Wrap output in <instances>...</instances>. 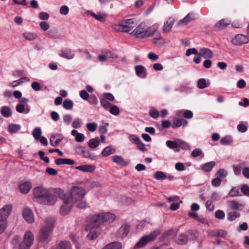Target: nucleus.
Returning <instances> with one entry per match:
<instances>
[{
    "label": "nucleus",
    "instance_id": "nucleus-1",
    "mask_svg": "<svg viewBox=\"0 0 249 249\" xmlns=\"http://www.w3.org/2000/svg\"><path fill=\"white\" fill-rule=\"evenodd\" d=\"M59 189L51 190L42 186L36 187L33 190L34 200L42 205H53L57 199V191Z\"/></svg>",
    "mask_w": 249,
    "mask_h": 249
},
{
    "label": "nucleus",
    "instance_id": "nucleus-2",
    "mask_svg": "<svg viewBox=\"0 0 249 249\" xmlns=\"http://www.w3.org/2000/svg\"><path fill=\"white\" fill-rule=\"evenodd\" d=\"M56 218L52 216L46 217L44 220V224L40 228L37 240L39 242H44L48 241L52 234L55 224Z\"/></svg>",
    "mask_w": 249,
    "mask_h": 249
},
{
    "label": "nucleus",
    "instance_id": "nucleus-3",
    "mask_svg": "<svg viewBox=\"0 0 249 249\" xmlns=\"http://www.w3.org/2000/svg\"><path fill=\"white\" fill-rule=\"evenodd\" d=\"M158 26V24H155L150 27H146V23L142 22L134 29L131 34L135 36L137 38L148 37L152 36L156 33Z\"/></svg>",
    "mask_w": 249,
    "mask_h": 249
},
{
    "label": "nucleus",
    "instance_id": "nucleus-4",
    "mask_svg": "<svg viewBox=\"0 0 249 249\" xmlns=\"http://www.w3.org/2000/svg\"><path fill=\"white\" fill-rule=\"evenodd\" d=\"M57 193L60 198L63 201V203L60 209V213L62 215H66L71 212L73 203L70 200L71 199L69 197L66 196V194L65 193L63 190H58Z\"/></svg>",
    "mask_w": 249,
    "mask_h": 249
},
{
    "label": "nucleus",
    "instance_id": "nucleus-5",
    "mask_svg": "<svg viewBox=\"0 0 249 249\" xmlns=\"http://www.w3.org/2000/svg\"><path fill=\"white\" fill-rule=\"evenodd\" d=\"M90 219L91 217H90ZM97 223H95L90 220V223L87 225L85 227V230L89 232L87 235V237L90 240H93L99 236L101 232V229L98 226Z\"/></svg>",
    "mask_w": 249,
    "mask_h": 249
},
{
    "label": "nucleus",
    "instance_id": "nucleus-6",
    "mask_svg": "<svg viewBox=\"0 0 249 249\" xmlns=\"http://www.w3.org/2000/svg\"><path fill=\"white\" fill-rule=\"evenodd\" d=\"M92 222L97 223L98 224L104 222H111L115 219L114 214L109 213H96L90 216Z\"/></svg>",
    "mask_w": 249,
    "mask_h": 249
},
{
    "label": "nucleus",
    "instance_id": "nucleus-7",
    "mask_svg": "<svg viewBox=\"0 0 249 249\" xmlns=\"http://www.w3.org/2000/svg\"><path fill=\"white\" fill-rule=\"evenodd\" d=\"M160 233V230L156 229L149 234L143 236L135 245V249H139L144 247L148 242L154 240Z\"/></svg>",
    "mask_w": 249,
    "mask_h": 249
},
{
    "label": "nucleus",
    "instance_id": "nucleus-8",
    "mask_svg": "<svg viewBox=\"0 0 249 249\" xmlns=\"http://www.w3.org/2000/svg\"><path fill=\"white\" fill-rule=\"evenodd\" d=\"M86 194L85 190L78 186H73L71 190V194H66V196L69 197L71 200L74 203V201H78L82 200Z\"/></svg>",
    "mask_w": 249,
    "mask_h": 249
},
{
    "label": "nucleus",
    "instance_id": "nucleus-9",
    "mask_svg": "<svg viewBox=\"0 0 249 249\" xmlns=\"http://www.w3.org/2000/svg\"><path fill=\"white\" fill-rule=\"evenodd\" d=\"M135 25L134 19L130 18L121 21L114 29L119 32L127 33L130 31Z\"/></svg>",
    "mask_w": 249,
    "mask_h": 249
},
{
    "label": "nucleus",
    "instance_id": "nucleus-10",
    "mask_svg": "<svg viewBox=\"0 0 249 249\" xmlns=\"http://www.w3.org/2000/svg\"><path fill=\"white\" fill-rule=\"evenodd\" d=\"M34 241V237L32 232L30 231H27L24 235L23 240L18 245L19 249H30Z\"/></svg>",
    "mask_w": 249,
    "mask_h": 249
},
{
    "label": "nucleus",
    "instance_id": "nucleus-11",
    "mask_svg": "<svg viewBox=\"0 0 249 249\" xmlns=\"http://www.w3.org/2000/svg\"><path fill=\"white\" fill-rule=\"evenodd\" d=\"M249 41V39L247 36L242 34H238L231 40V42L235 45H242L248 43Z\"/></svg>",
    "mask_w": 249,
    "mask_h": 249
},
{
    "label": "nucleus",
    "instance_id": "nucleus-12",
    "mask_svg": "<svg viewBox=\"0 0 249 249\" xmlns=\"http://www.w3.org/2000/svg\"><path fill=\"white\" fill-rule=\"evenodd\" d=\"M130 231V225L127 223L123 224L116 233V236L120 238H123L127 236Z\"/></svg>",
    "mask_w": 249,
    "mask_h": 249
},
{
    "label": "nucleus",
    "instance_id": "nucleus-13",
    "mask_svg": "<svg viewBox=\"0 0 249 249\" xmlns=\"http://www.w3.org/2000/svg\"><path fill=\"white\" fill-rule=\"evenodd\" d=\"M22 215L24 219L29 223H32L35 221L33 213L28 207H25L23 209Z\"/></svg>",
    "mask_w": 249,
    "mask_h": 249
},
{
    "label": "nucleus",
    "instance_id": "nucleus-14",
    "mask_svg": "<svg viewBox=\"0 0 249 249\" xmlns=\"http://www.w3.org/2000/svg\"><path fill=\"white\" fill-rule=\"evenodd\" d=\"M75 151L78 154L83 156L84 158H89L91 160L94 159V158L91 156L89 151L84 147L82 146L77 147L75 148Z\"/></svg>",
    "mask_w": 249,
    "mask_h": 249
},
{
    "label": "nucleus",
    "instance_id": "nucleus-15",
    "mask_svg": "<svg viewBox=\"0 0 249 249\" xmlns=\"http://www.w3.org/2000/svg\"><path fill=\"white\" fill-rule=\"evenodd\" d=\"M195 19L196 17L195 15L192 13H190L187 14L183 19L179 20L177 23V25L178 26H184L187 25L191 21L195 20Z\"/></svg>",
    "mask_w": 249,
    "mask_h": 249
},
{
    "label": "nucleus",
    "instance_id": "nucleus-16",
    "mask_svg": "<svg viewBox=\"0 0 249 249\" xmlns=\"http://www.w3.org/2000/svg\"><path fill=\"white\" fill-rule=\"evenodd\" d=\"M12 210V206L11 204L6 205L1 208L0 209V215L1 217V218H6V219H7V218L10 214Z\"/></svg>",
    "mask_w": 249,
    "mask_h": 249
},
{
    "label": "nucleus",
    "instance_id": "nucleus-17",
    "mask_svg": "<svg viewBox=\"0 0 249 249\" xmlns=\"http://www.w3.org/2000/svg\"><path fill=\"white\" fill-rule=\"evenodd\" d=\"M173 125L172 127L174 129L179 127L181 125L183 127L186 126L188 125V122L186 120L183 118H174L173 120Z\"/></svg>",
    "mask_w": 249,
    "mask_h": 249
},
{
    "label": "nucleus",
    "instance_id": "nucleus-18",
    "mask_svg": "<svg viewBox=\"0 0 249 249\" xmlns=\"http://www.w3.org/2000/svg\"><path fill=\"white\" fill-rule=\"evenodd\" d=\"M199 55L205 59H211L213 56V52L208 48H202L199 50Z\"/></svg>",
    "mask_w": 249,
    "mask_h": 249
},
{
    "label": "nucleus",
    "instance_id": "nucleus-19",
    "mask_svg": "<svg viewBox=\"0 0 249 249\" xmlns=\"http://www.w3.org/2000/svg\"><path fill=\"white\" fill-rule=\"evenodd\" d=\"M59 56L67 59H72L74 58L75 54L71 50L65 48L61 51Z\"/></svg>",
    "mask_w": 249,
    "mask_h": 249
},
{
    "label": "nucleus",
    "instance_id": "nucleus-20",
    "mask_svg": "<svg viewBox=\"0 0 249 249\" xmlns=\"http://www.w3.org/2000/svg\"><path fill=\"white\" fill-rule=\"evenodd\" d=\"M227 203L229 207L233 210L241 211L244 207L243 204H240L234 200H229L227 201Z\"/></svg>",
    "mask_w": 249,
    "mask_h": 249
},
{
    "label": "nucleus",
    "instance_id": "nucleus-21",
    "mask_svg": "<svg viewBox=\"0 0 249 249\" xmlns=\"http://www.w3.org/2000/svg\"><path fill=\"white\" fill-rule=\"evenodd\" d=\"M175 21V19L173 17H170L164 23L163 26V31L165 33L169 32L172 28Z\"/></svg>",
    "mask_w": 249,
    "mask_h": 249
},
{
    "label": "nucleus",
    "instance_id": "nucleus-22",
    "mask_svg": "<svg viewBox=\"0 0 249 249\" xmlns=\"http://www.w3.org/2000/svg\"><path fill=\"white\" fill-rule=\"evenodd\" d=\"M188 236L182 233H179L175 238L176 242L181 245H185L188 242Z\"/></svg>",
    "mask_w": 249,
    "mask_h": 249
},
{
    "label": "nucleus",
    "instance_id": "nucleus-23",
    "mask_svg": "<svg viewBox=\"0 0 249 249\" xmlns=\"http://www.w3.org/2000/svg\"><path fill=\"white\" fill-rule=\"evenodd\" d=\"M32 187V185L30 182L25 181L19 184V189L22 194H25L29 192Z\"/></svg>",
    "mask_w": 249,
    "mask_h": 249
},
{
    "label": "nucleus",
    "instance_id": "nucleus-24",
    "mask_svg": "<svg viewBox=\"0 0 249 249\" xmlns=\"http://www.w3.org/2000/svg\"><path fill=\"white\" fill-rule=\"evenodd\" d=\"M54 162L58 165L62 164L72 165L74 163V161L70 159H56Z\"/></svg>",
    "mask_w": 249,
    "mask_h": 249
},
{
    "label": "nucleus",
    "instance_id": "nucleus-25",
    "mask_svg": "<svg viewBox=\"0 0 249 249\" xmlns=\"http://www.w3.org/2000/svg\"><path fill=\"white\" fill-rule=\"evenodd\" d=\"M77 170H80L83 172H92L95 169V167L94 165H83L78 166L75 167Z\"/></svg>",
    "mask_w": 249,
    "mask_h": 249
},
{
    "label": "nucleus",
    "instance_id": "nucleus-26",
    "mask_svg": "<svg viewBox=\"0 0 249 249\" xmlns=\"http://www.w3.org/2000/svg\"><path fill=\"white\" fill-rule=\"evenodd\" d=\"M246 165V162H242L238 164L233 165V170L235 175L238 176L241 174V170H243V167Z\"/></svg>",
    "mask_w": 249,
    "mask_h": 249
},
{
    "label": "nucleus",
    "instance_id": "nucleus-27",
    "mask_svg": "<svg viewBox=\"0 0 249 249\" xmlns=\"http://www.w3.org/2000/svg\"><path fill=\"white\" fill-rule=\"evenodd\" d=\"M112 160L115 163L122 165L126 166L127 165V162L125 161L123 158L121 156L114 155L112 157Z\"/></svg>",
    "mask_w": 249,
    "mask_h": 249
},
{
    "label": "nucleus",
    "instance_id": "nucleus-28",
    "mask_svg": "<svg viewBox=\"0 0 249 249\" xmlns=\"http://www.w3.org/2000/svg\"><path fill=\"white\" fill-rule=\"evenodd\" d=\"M227 232L226 231L223 230H219L212 231L211 232V236L212 237L223 238L227 235Z\"/></svg>",
    "mask_w": 249,
    "mask_h": 249
},
{
    "label": "nucleus",
    "instance_id": "nucleus-29",
    "mask_svg": "<svg viewBox=\"0 0 249 249\" xmlns=\"http://www.w3.org/2000/svg\"><path fill=\"white\" fill-rule=\"evenodd\" d=\"M122 244L119 242H114L107 244L102 249H122Z\"/></svg>",
    "mask_w": 249,
    "mask_h": 249
},
{
    "label": "nucleus",
    "instance_id": "nucleus-30",
    "mask_svg": "<svg viewBox=\"0 0 249 249\" xmlns=\"http://www.w3.org/2000/svg\"><path fill=\"white\" fill-rule=\"evenodd\" d=\"M115 149L110 146H107L103 149L102 151V155L104 157H107L110 154H113L115 152Z\"/></svg>",
    "mask_w": 249,
    "mask_h": 249
},
{
    "label": "nucleus",
    "instance_id": "nucleus-31",
    "mask_svg": "<svg viewBox=\"0 0 249 249\" xmlns=\"http://www.w3.org/2000/svg\"><path fill=\"white\" fill-rule=\"evenodd\" d=\"M220 143L222 145H227L231 144L233 142V138L232 136L230 135L222 137L220 141Z\"/></svg>",
    "mask_w": 249,
    "mask_h": 249
},
{
    "label": "nucleus",
    "instance_id": "nucleus-32",
    "mask_svg": "<svg viewBox=\"0 0 249 249\" xmlns=\"http://www.w3.org/2000/svg\"><path fill=\"white\" fill-rule=\"evenodd\" d=\"M0 113L6 118H8L12 115V111L8 106H3L0 109Z\"/></svg>",
    "mask_w": 249,
    "mask_h": 249
},
{
    "label": "nucleus",
    "instance_id": "nucleus-33",
    "mask_svg": "<svg viewBox=\"0 0 249 249\" xmlns=\"http://www.w3.org/2000/svg\"><path fill=\"white\" fill-rule=\"evenodd\" d=\"M135 71L137 75L140 77L144 78L145 76V69L142 65L136 66L135 67Z\"/></svg>",
    "mask_w": 249,
    "mask_h": 249
},
{
    "label": "nucleus",
    "instance_id": "nucleus-34",
    "mask_svg": "<svg viewBox=\"0 0 249 249\" xmlns=\"http://www.w3.org/2000/svg\"><path fill=\"white\" fill-rule=\"evenodd\" d=\"M178 147H180L182 149L189 150L191 147L189 143L182 141L181 139H177Z\"/></svg>",
    "mask_w": 249,
    "mask_h": 249
},
{
    "label": "nucleus",
    "instance_id": "nucleus-35",
    "mask_svg": "<svg viewBox=\"0 0 249 249\" xmlns=\"http://www.w3.org/2000/svg\"><path fill=\"white\" fill-rule=\"evenodd\" d=\"M21 126L18 124H10L8 127V131L10 133H15L20 130Z\"/></svg>",
    "mask_w": 249,
    "mask_h": 249
},
{
    "label": "nucleus",
    "instance_id": "nucleus-36",
    "mask_svg": "<svg viewBox=\"0 0 249 249\" xmlns=\"http://www.w3.org/2000/svg\"><path fill=\"white\" fill-rule=\"evenodd\" d=\"M215 165V163L214 161L208 162L203 165L202 169L205 172H210L214 167Z\"/></svg>",
    "mask_w": 249,
    "mask_h": 249
},
{
    "label": "nucleus",
    "instance_id": "nucleus-37",
    "mask_svg": "<svg viewBox=\"0 0 249 249\" xmlns=\"http://www.w3.org/2000/svg\"><path fill=\"white\" fill-rule=\"evenodd\" d=\"M229 24H230V22L221 19L214 25V27L218 30H221L225 28Z\"/></svg>",
    "mask_w": 249,
    "mask_h": 249
},
{
    "label": "nucleus",
    "instance_id": "nucleus-38",
    "mask_svg": "<svg viewBox=\"0 0 249 249\" xmlns=\"http://www.w3.org/2000/svg\"><path fill=\"white\" fill-rule=\"evenodd\" d=\"M56 249H72L71 245L69 241H62L61 242Z\"/></svg>",
    "mask_w": 249,
    "mask_h": 249
},
{
    "label": "nucleus",
    "instance_id": "nucleus-39",
    "mask_svg": "<svg viewBox=\"0 0 249 249\" xmlns=\"http://www.w3.org/2000/svg\"><path fill=\"white\" fill-rule=\"evenodd\" d=\"M240 216V214L236 212H231L227 214V219L229 221H232Z\"/></svg>",
    "mask_w": 249,
    "mask_h": 249
},
{
    "label": "nucleus",
    "instance_id": "nucleus-40",
    "mask_svg": "<svg viewBox=\"0 0 249 249\" xmlns=\"http://www.w3.org/2000/svg\"><path fill=\"white\" fill-rule=\"evenodd\" d=\"M99 144L98 138H96L90 139L88 145L91 148L94 149L98 146Z\"/></svg>",
    "mask_w": 249,
    "mask_h": 249
},
{
    "label": "nucleus",
    "instance_id": "nucleus-41",
    "mask_svg": "<svg viewBox=\"0 0 249 249\" xmlns=\"http://www.w3.org/2000/svg\"><path fill=\"white\" fill-rule=\"evenodd\" d=\"M42 134L40 127H36L33 131V136L35 140H39Z\"/></svg>",
    "mask_w": 249,
    "mask_h": 249
},
{
    "label": "nucleus",
    "instance_id": "nucleus-42",
    "mask_svg": "<svg viewBox=\"0 0 249 249\" xmlns=\"http://www.w3.org/2000/svg\"><path fill=\"white\" fill-rule=\"evenodd\" d=\"M58 136L55 135L52 136L50 138V144L53 146H56L61 141L62 139L57 138Z\"/></svg>",
    "mask_w": 249,
    "mask_h": 249
},
{
    "label": "nucleus",
    "instance_id": "nucleus-43",
    "mask_svg": "<svg viewBox=\"0 0 249 249\" xmlns=\"http://www.w3.org/2000/svg\"><path fill=\"white\" fill-rule=\"evenodd\" d=\"M7 226V221L6 218L0 219V234L3 233Z\"/></svg>",
    "mask_w": 249,
    "mask_h": 249
},
{
    "label": "nucleus",
    "instance_id": "nucleus-44",
    "mask_svg": "<svg viewBox=\"0 0 249 249\" xmlns=\"http://www.w3.org/2000/svg\"><path fill=\"white\" fill-rule=\"evenodd\" d=\"M229 195L231 197L241 196L239 189L236 187L232 188L229 192Z\"/></svg>",
    "mask_w": 249,
    "mask_h": 249
},
{
    "label": "nucleus",
    "instance_id": "nucleus-45",
    "mask_svg": "<svg viewBox=\"0 0 249 249\" xmlns=\"http://www.w3.org/2000/svg\"><path fill=\"white\" fill-rule=\"evenodd\" d=\"M155 178L159 180H163L167 178L166 174L162 171H157L155 173Z\"/></svg>",
    "mask_w": 249,
    "mask_h": 249
},
{
    "label": "nucleus",
    "instance_id": "nucleus-46",
    "mask_svg": "<svg viewBox=\"0 0 249 249\" xmlns=\"http://www.w3.org/2000/svg\"><path fill=\"white\" fill-rule=\"evenodd\" d=\"M23 79L26 80L28 81H30V79H29V78L26 77H22L21 78H20V79H19L18 80L14 81L10 83L9 84V85L11 86V87H17V86L19 85L20 84H21L22 83V80Z\"/></svg>",
    "mask_w": 249,
    "mask_h": 249
},
{
    "label": "nucleus",
    "instance_id": "nucleus-47",
    "mask_svg": "<svg viewBox=\"0 0 249 249\" xmlns=\"http://www.w3.org/2000/svg\"><path fill=\"white\" fill-rule=\"evenodd\" d=\"M73 103L71 100H65L63 103V107L66 109H71L72 108Z\"/></svg>",
    "mask_w": 249,
    "mask_h": 249
},
{
    "label": "nucleus",
    "instance_id": "nucleus-48",
    "mask_svg": "<svg viewBox=\"0 0 249 249\" xmlns=\"http://www.w3.org/2000/svg\"><path fill=\"white\" fill-rule=\"evenodd\" d=\"M166 145L171 149H174L178 147L177 139L174 141H167L166 142Z\"/></svg>",
    "mask_w": 249,
    "mask_h": 249
},
{
    "label": "nucleus",
    "instance_id": "nucleus-49",
    "mask_svg": "<svg viewBox=\"0 0 249 249\" xmlns=\"http://www.w3.org/2000/svg\"><path fill=\"white\" fill-rule=\"evenodd\" d=\"M23 36L26 39L30 41L34 40L37 37L35 34L30 32L25 33Z\"/></svg>",
    "mask_w": 249,
    "mask_h": 249
},
{
    "label": "nucleus",
    "instance_id": "nucleus-50",
    "mask_svg": "<svg viewBox=\"0 0 249 249\" xmlns=\"http://www.w3.org/2000/svg\"><path fill=\"white\" fill-rule=\"evenodd\" d=\"M178 90L180 92H189L191 91V88L189 87L186 84H182L178 88Z\"/></svg>",
    "mask_w": 249,
    "mask_h": 249
},
{
    "label": "nucleus",
    "instance_id": "nucleus-51",
    "mask_svg": "<svg viewBox=\"0 0 249 249\" xmlns=\"http://www.w3.org/2000/svg\"><path fill=\"white\" fill-rule=\"evenodd\" d=\"M197 86L200 89H203L206 88L208 86L206 79L204 78L199 79L197 81Z\"/></svg>",
    "mask_w": 249,
    "mask_h": 249
},
{
    "label": "nucleus",
    "instance_id": "nucleus-52",
    "mask_svg": "<svg viewBox=\"0 0 249 249\" xmlns=\"http://www.w3.org/2000/svg\"><path fill=\"white\" fill-rule=\"evenodd\" d=\"M149 115L152 118L157 119L159 117L160 114L157 109L152 107L149 110Z\"/></svg>",
    "mask_w": 249,
    "mask_h": 249
},
{
    "label": "nucleus",
    "instance_id": "nucleus-53",
    "mask_svg": "<svg viewBox=\"0 0 249 249\" xmlns=\"http://www.w3.org/2000/svg\"><path fill=\"white\" fill-rule=\"evenodd\" d=\"M214 215L215 217L218 219H223L225 216V214L223 211L218 210L215 211Z\"/></svg>",
    "mask_w": 249,
    "mask_h": 249
},
{
    "label": "nucleus",
    "instance_id": "nucleus-54",
    "mask_svg": "<svg viewBox=\"0 0 249 249\" xmlns=\"http://www.w3.org/2000/svg\"><path fill=\"white\" fill-rule=\"evenodd\" d=\"M87 129L90 132H94L97 127V124L95 123H89L86 124Z\"/></svg>",
    "mask_w": 249,
    "mask_h": 249
},
{
    "label": "nucleus",
    "instance_id": "nucleus-55",
    "mask_svg": "<svg viewBox=\"0 0 249 249\" xmlns=\"http://www.w3.org/2000/svg\"><path fill=\"white\" fill-rule=\"evenodd\" d=\"M191 156L194 158H196L199 156H201L202 157H203V154L200 149L196 148L192 152Z\"/></svg>",
    "mask_w": 249,
    "mask_h": 249
},
{
    "label": "nucleus",
    "instance_id": "nucleus-56",
    "mask_svg": "<svg viewBox=\"0 0 249 249\" xmlns=\"http://www.w3.org/2000/svg\"><path fill=\"white\" fill-rule=\"evenodd\" d=\"M109 111L112 115L117 116L120 113V109L116 106H111L110 108Z\"/></svg>",
    "mask_w": 249,
    "mask_h": 249
},
{
    "label": "nucleus",
    "instance_id": "nucleus-57",
    "mask_svg": "<svg viewBox=\"0 0 249 249\" xmlns=\"http://www.w3.org/2000/svg\"><path fill=\"white\" fill-rule=\"evenodd\" d=\"M74 202H77V207L79 209H85L88 206V204L84 200H80L78 201H74Z\"/></svg>",
    "mask_w": 249,
    "mask_h": 249
},
{
    "label": "nucleus",
    "instance_id": "nucleus-58",
    "mask_svg": "<svg viewBox=\"0 0 249 249\" xmlns=\"http://www.w3.org/2000/svg\"><path fill=\"white\" fill-rule=\"evenodd\" d=\"M183 116L186 119H191L193 117V113L190 110H183Z\"/></svg>",
    "mask_w": 249,
    "mask_h": 249
},
{
    "label": "nucleus",
    "instance_id": "nucleus-59",
    "mask_svg": "<svg viewBox=\"0 0 249 249\" xmlns=\"http://www.w3.org/2000/svg\"><path fill=\"white\" fill-rule=\"evenodd\" d=\"M72 126L75 129L80 128L81 126V120L79 118L75 119L72 122Z\"/></svg>",
    "mask_w": 249,
    "mask_h": 249
},
{
    "label": "nucleus",
    "instance_id": "nucleus-60",
    "mask_svg": "<svg viewBox=\"0 0 249 249\" xmlns=\"http://www.w3.org/2000/svg\"><path fill=\"white\" fill-rule=\"evenodd\" d=\"M72 119V118L71 115L70 114L65 115L63 117L64 122L67 124H71Z\"/></svg>",
    "mask_w": 249,
    "mask_h": 249
},
{
    "label": "nucleus",
    "instance_id": "nucleus-61",
    "mask_svg": "<svg viewBox=\"0 0 249 249\" xmlns=\"http://www.w3.org/2000/svg\"><path fill=\"white\" fill-rule=\"evenodd\" d=\"M109 125L108 123H105L104 125L100 126L99 131L102 134H105L107 132V127Z\"/></svg>",
    "mask_w": 249,
    "mask_h": 249
},
{
    "label": "nucleus",
    "instance_id": "nucleus-62",
    "mask_svg": "<svg viewBox=\"0 0 249 249\" xmlns=\"http://www.w3.org/2000/svg\"><path fill=\"white\" fill-rule=\"evenodd\" d=\"M198 52L196 48H190L187 50L185 54L186 56H189L190 55L194 54H197Z\"/></svg>",
    "mask_w": 249,
    "mask_h": 249
},
{
    "label": "nucleus",
    "instance_id": "nucleus-63",
    "mask_svg": "<svg viewBox=\"0 0 249 249\" xmlns=\"http://www.w3.org/2000/svg\"><path fill=\"white\" fill-rule=\"evenodd\" d=\"M100 102L102 107L105 109H107L111 105V104L105 99H102Z\"/></svg>",
    "mask_w": 249,
    "mask_h": 249
},
{
    "label": "nucleus",
    "instance_id": "nucleus-64",
    "mask_svg": "<svg viewBox=\"0 0 249 249\" xmlns=\"http://www.w3.org/2000/svg\"><path fill=\"white\" fill-rule=\"evenodd\" d=\"M69 11V7L66 5L62 6L60 8V13L62 15H67Z\"/></svg>",
    "mask_w": 249,
    "mask_h": 249
}]
</instances>
